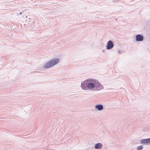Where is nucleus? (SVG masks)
<instances>
[{
  "label": "nucleus",
  "instance_id": "1",
  "mask_svg": "<svg viewBox=\"0 0 150 150\" xmlns=\"http://www.w3.org/2000/svg\"><path fill=\"white\" fill-rule=\"evenodd\" d=\"M59 61V59H55L49 62L44 66L45 68H50L58 63Z\"/></svg>",
  "mask_w": 150,
  "mask_h": 150
},
{
  "label": "nucleus",
  "instance_id": "2",
  "mask_svg": "<svg viewBox=\"0 0 150 150\" xmlns=\"http://www.w3.org/2000/svg\"><path fill=\"white\" fill-rule=\"evenodd\" d=\"M95 87L96 88V90H99L103 88L102 85L98 82H95Z\"/></svg>",
  "mask_w": 150,
  "mask_h": 150
},
{
  "label": "nucleus",
  "instance_id": "3",
  "mask_svg": "<svg viewBox=\"0 0 150 150\" xmlns=\"http://www.w3.org/2000/svg\"><path fill=\"white\" fill-rule=\"evenodd\" d=\"M88 82L87 81L83 82L81 85L82 88L84 90L87 89L88 88Z\"/></svg>",
  "mask_w": 150,
  "mask_h": 150
},
{
  "label": "nucleus",
  "instance_id": "4",
  "mask_svg": "<svg viewBox=\"0 0 150 150\" xmlns=\"http://www.w3.org/2000/svg\"><path fill=\"white\" fill-rule=\"evenodd\" d=\"M114 46L112 42L111 41H109L107 43V48L109 50L112 49Z\"/></svg>",
  "mask_w": 150,
  "mask_h": 150
},
{
  "label": "nucleus",
  "instance_id": "5",
  "mask_svg": "<svg viewBox=\"0 0 150 150\" xmlns=\"http://www.w3.org/2000/svg\"><path fill=\"white\" fill-rule=\"evenodd\" d=\"M95 82L93 83H88V88L89 89H91L95 87Z\"/></svg>",
  "mask_w": 150,
  "mask_h": 150
},
{
  "label": "nucleus",
  "instance_id": "6",
  "mask_svg": "<svg viewBox=\"0 0 150 150\" xmlns=\"http://www.w3.org/2000/svg\"><path fill=\"white\" fill-rule=\"evenodd\" d=\"M136 40L137 41H141L143 40V36L141 35H138L136 36Z\"/></svg>",
  "mask_w": 150,
  "mask_h": 150
},
{
  "label": "nucleus",
  "instance_id": "7",
  "mask_svg": "<svg viewBox=\"0 0 150 150\" xmlns=\"http://www.w3.org/2000/svg\"><path fill=\"white\" fill-rule=\"evenodd\" d=\"M103 144L100 143L96 144L95 145L94 148L96 149H101L103 146Z\"/></svg>",
  "mask_w": 150,
  "mask_h": 150
},
{
  "label": "nucleus",
  "instance_id": "8",
  "mask_svg": "<svg viewBox=\"0 0 150 150\" xmlns=\"http://www.w3.org/2000/svg\"><path fill=\"white\" fill-rule=\"evenodd\" d=\"M140 143L141 144L144 145L148 144V139L147 138L142 139L140 141Z\"/></svg>",
  "mask_w": 150,
  "mask_h": 150
},
{
  "label": "nucleus",
  "instance_id": "9",
  "mask_svg": "<svg viewBox=\"0 0 150 150\" xmlns=\"http://www.w3.org/2000/svg\"><path fill=\"white\" fill-rule=\"evenodd\" d=\"M95 108L99 110H101L103 109V106L102 105H98L95 106Z\"/></svg>",
  "mask_w": 150,
  "mask_h": 150
},
{
  "label": "nucleus",
  "instance_id": "10",
  "mask_svg": "<svg viewBox=\"0 0 150 150\" xmlns=\"http://www.w3.org/2000/svg\"><path fill=\"white\" fill-rule=\"evenodd\" d=\"M143 146L141 145L137 146V150H142L143 149Z\"/></svg>",
  "mask_w": 150,
  "mask_h": 150
},
{
  "label": "nucleus",
  "instance_id": "11",
  "mask_svg": "<svg viewBox=\"0 0 150 150\" xmlns=\"http://www.w3.org/2000/svg\"><path fill=\"white\" fill-rule=\"evenodd\" d=\"M147 139H148V144H150V138H147Z\"/></svg>",
  "mask_w": 150,
  "mask_h": 150
}]
</instances>
